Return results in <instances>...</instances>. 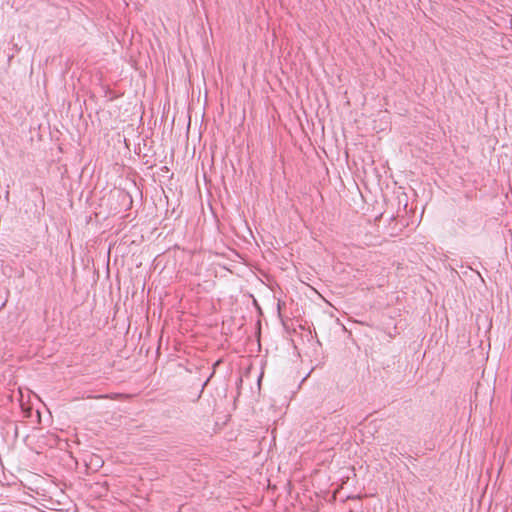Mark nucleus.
I'll use <instances>...</instances> for the list:
<instances>
[{
    "instance_id": "nucleus-1",
    "label": "nucleus",
    "mask_w": 512,
    "mask_h": 512,
    "mask_svg": "<svg viewBox=\"0 0 512 512\" xmlns=\"http://www.w3.org/2000/svg\"><path fill=\"white\" fill-rule=\"evenodd\" d=\"M209 379H210V378H208V379L204 382V384H203V388L207 385V383H208Z\"/></svg>"
}]
</instances>
